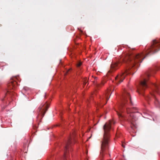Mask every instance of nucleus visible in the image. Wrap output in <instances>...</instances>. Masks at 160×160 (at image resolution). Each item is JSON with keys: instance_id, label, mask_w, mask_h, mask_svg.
I'll use <instances>...</instances> for the list:
<instances>
[{"instance_id": "obj_21", "label": "nucleus", "mask_w": 160, "mask_h": 160, "mask_svg": "<svg viewBox=\"0 0 160 160\" xmlns=\"http://www.w3.org/2000/svg\"><path fill=\"white\" fill-rule=\"evenodd\" d=\"M14 78H15V79H17V77H15Z\"/></svg>"}, {"instance_id": "obj_3", "label": "nucleus", "mask_w": 160, "mask_h": 160, "mask_svg": "<svg viewBox=\"0 0 160 160\" xmlns=\"http://www.w3.org/2000/svg\"><path fill=\"white\" fill-rule=\"evenodd\" d=\"M115 123L113 120H110L106 123L103 127L104 134L103 139L102 141L101 150L100 151L101 156L103 157L106 153V151L108 148V144L109 139V132L111 129L113 125Z\"/></svg>"}, {"instance_id": "obj_12", "label": "nucleus", "mask_w": 160, "mask_h": 160, "mask_svg": "<svg viewBox=\"0 0 160 160\" xmlns=\"http://www.w3.org/2000/svg\"><path fill=\"white\" fill-rule=\"evenodd\" d=\"M159 68L156 67L155 69H151V76H153V75L155 74L156 71H158L159 69Z\"/></svg>"}, {"instance_id": "obj_13", "label": "nucleus", "mask_w": 160, "mask_h": 160, "mask_svg": "<svg viewBox=\"0 0 160 160\" xmlns=\"http://www.w3.org/2000/svg\"><path fill=\"white\" fill-rule=\"evenodd\" d=\"M94 83L95 84V85L96 86V87H101L102 85H103L104 83H105V82L104 81H102L101 83L100 84L99 83H98V82H96L95 81H94Z\"/></svg>"}, {"instance_id": "obj_22", "label": "nucleus", "mask_w": 160, "mask_h": 160, "mask_svg": "<svg viewBox=\"0 0 160 160\" xmlns=\"http://www.w3.org/2000/svg\"><path fill=\"white\" fill-rule=\"evenodd\" d=\"M95 79H97V77H95Z\"/></svg>"}, {"instance_id": "obj_5", "label": "nucleus", "mask_w": 160, "mask_h": 160, "mask_svg": "<svg viewBox=\"0 0 160 160\" xmlns=\"http://www.w3.org/2000/svg\"><path fill=\"white\" fill-rule=\"evenodd\" d=\"M151 53H154L160 49V38L158 40H153L151 44Z\"/></svg>"}, {"instance_id": "obj_20", "label": "nucleus", "mask_w": 160, "mask_h": 160, "mask_svg": "<svg viewBox=\"0 0 160 160\" xmlns=\"http://www.w3.org/2000/svg\"><path fill=\"white\" fill-rule=\"evenodd\" d=\"M69 70H70L69 69L68 71H67V73H68L69 71Z\"/></svg>"}, {"instance_id": "obj_18", "label": "nucleus", "mask_w": 160, "mask_h": 160, "mask_svg": "<svg viewBox=\"0 0 160 160\" xmlns=\"http://www.w3.org/2000/svg\"><path fill=\"white\" fill-rule=\"evenodd\" d=\"M122 147H123V148H125V146H124V145H123V144H122Z\"/></svg>"}, {"instance_id": "obj_19", "label": "nucleus", "mask_w": 160, "mask_h": 160, "mask_svg": "<svg viewBox=\"0 0 160 160\" xmlns=\"http://www.w3.org/2000/svg\"><path fill=\"white\" fill-rule=\"evenodd\" d=\"M146 99L148 101V97L146 98Z\"/></svg>"}, {"instance_id": "obj_25", "label": "nucleus", "mask_w": 160, "mask_h": 160, "mask_svg": "<svg viewBox=\"0 0 160 160\" xmlns=\"http://www.w3.org/2000/svg\"><path fill=\"white\" fill-rule=\"evenodd\" d=\"M111 95H110L109 97H110ZM110 98V97H109Z\"/></svg>"}, {"instance_id": "obj_7", "label": "nucleus", "mask_w": 160, "mask_h": 160, "mask_svg": "<svg viewBox=\"0 0 160 160\" xmlns=\"http://www.w3.org/2000/svg\"><path fill=\"white\" fill-rule=\"evenodd\" d=\"M71 140L69 139L66 143L64 148V153L63 156V160H66L68 152L70 148V145L71 144Z\"/></svg>"}, {"instance_id": "obj_26", "label": "nucleus", "mask_w": 160, "mask_h": 160, "mask_svg": "<svg viewBox=\"0 0 160 160\" xmlns=\"http://www.w3.org/2000/svg\"><path fill=\"white\" fill-rule=\"evenodd\" d=\"M111 95H110L109 97H110ZM110 98V97H109Z\"/></svg>"}, {"instance_id": "obj_16", "label": "nucleus", "mask_w": 160, "mask_h": 160, "mask_svg": "<svg viewBox=\"0 0 160 160\" xmlns=\"http://www.w3.org/2000/svg\"><path fill=\"white\" fill-rule=\"evenodd\" d=\"M82 65V63L80 62H78L77 64V66L78 67H80Z\"/></svg>"}, {"instance_id": "obj_9", "label": "nucleus", "mask_w": 160, "mask_h": 160, "mask_svg": "<svg viewBox=\"0 0 160 160\" xmlns=\"http://www.w3.org/2000/svg\"><path fill=\"white\" fill-rule=\"evenodd\" d=\"M120 62H116L112 63L111 65V69L110 71L112 72L113 70L117 69L120 65Z\"/></svg>"}, {"instance_id": "obj_15", "label": "nucleus", "mask_w": 160, "mask_h": 160, "mask_svg": "<svg viewBox=\"0 0 160 160\" xmlns=\"http://www.w3.org/2000/svg\"><path fill=\"white\" fill-rule=\"evenodd\" d=\"M150 52V51L149 50H147V51H145V54H146L147 55L148 54H149V53Z\"/></svg>"}, {"instance_id": "obj_27", "label": "nucleus", "mask_w": 160, "mask_h": 160, "mask_svg": "<svg viewBox=\"0 0 160 160\" xmlns=\"http://www.w3.org/2000/svg\"><path fill=\"white\" fill-rule=\"evenodd\" d=\"M86 153H88V151H87V152Z\"/></svg>"}, {"instance_id": "obj_24", "label": "nucleus", "mask_w": 160, "mask_h": 160, "mask_svg": "<svg viewBox=\"0 0 160 160\" xmlns=\"http://www.w3.org/2000/svg\"><path fill=\"white\" fill-rule=\"evenodd\" d=\"M150 94H151V95L152 94L151 93V92Z\"/></svg>"}, {"instance_id": "obj_17", "label": "nucleus", "mask_w": 160, "mask_h": 160, "mask_svg": "<svg viewBox=\"0 0 160 160\" xmlns=\"http://www.w3.org/2000/svg\"><path fill=\"white\" fill-rule=\"evenodd\" d=\"M158 100H157L156 101L155 103L156 104H157L158 103Z\"/></svg>"}, {"instance_id": "obj_8", "label": "nucleus", "mask_w": 160, "mask_h": 160, "mask_svg": "<svg viewBox=\"0 0 160 160\" xmlns=\"http://www.w3.org/2000/svg\"><path fill=\"white\" fill-rule=\"evenodd\" d=\"M18 86L17 82L14 79H11L8 84V86L9 89H14Z\"/></svg>"}, {"instance_id": "obj_2", "label": "nucleus", "mask_w": 160, "mask_h": 160, "mask_svg": "<svg viewBox=\"0 0 160 160\" xmlns=\"http://www.w3.org/2000/svg\"><path fill=\"white\" fill-rule=\"evenodd\" d=\"M144 55L142 53L134 55L131 52L124 55L123 60L128 66L123 72L118 74L115 77L116 82L117 84H119L122 82L126 75L131 73L137 67L140 66L139 63L145 58L143 57Z\"/></svg>"}, {"instance_id": "obj_4", "label": "nucleus", "mask_w": 160, "mask_h": 160, "mask_svg": "<svg viewBox=\"0 0 160 160\" xmlns=\"http://www.w3.org/2000/svg\"><path fill=\"white\" fill-rule=\"evenodd\" d=\"M149 77V74H148L147 75V78H145L142 81H140L137 85V91L139 93L142 94L143 91L148 87Z\"/></svg>"}, {"instance_id": "obj_6", "label": "nucleus", "mask_w": 160, "mask_h": 160, "mask_svg": "<svg viewBox=\"0 0 160 160\" xmlns=\"http://www.w3.org/2000/svg\"><path fill=\"white\" fill-rule=\"evenodd\" d=\"M48 105L46 102L43 104L41 105L39 107L38 109L39 110V115L37 117L38 120L40 121L41 119L43 117L46 112L48 107Z\"/></svg>"}, {"instance_id": "obj_11", "label": "nucleus", "mask_w": 160, "mask_h": 160, "mask_svg": "<svg viewBox=\"0 0 160 160\" xmlns=\"http://www.w3.org/2000/svg\"><path fill=\"white\" fill-rule=\"evenodd\" d=\"M111 90H110V89H108L107 91V92L105 93V100H106V102L104 104H102V106L103 105H105L106 103L107 102L108 100V99H109V98H108V95L109 94V93H110Z\"/></svg>"}, {"instance_id": "obj_14", "label": "nucleus", "mask_w": 160, "mask_h": 160, "mask_svg": "<svg viewBox=\"0 0 160 160\" xmlns=\"http://www.w3.org/2000/svg\"><path fill=\"white\" fill-rule=\"evenodd\" d=\"M87 81H88V80H87V78H85L84 79V80H83V87L86 84V83L87 82Z\"/></svg>"}, {"instance_id": "obj_1", "label": "nucleus", "mask_w": 160, "mask_h": 160, "mask_svg": "<svg viewBox=\"0 0 160 160\" xmlns=\"http://www.w3.org/2000/svg\"><path fill=\"white\" fill-rule=\"evenodd\" d=\"M129 106H133V104L129 93L127 91L125 90L122 96V103L118 107L119 111L116 112L119 118H123V116L121 113L123 111V108L125 107L126 108L127 113L129 115L127 121L130 123L131 128L134 130L137 128L136 121L137 118L135 116L134 113L138 112L137 111V109L136 107H133L131 108L128 107Z\"/></svg>"}, {"instance_id": "obj_23", "label": "nucleus", "mask_w": 160, "mask_h": 160, "mask_svg": "<svg viewBox=\"0 0 160 160\" xmlns=\"http://www.w3.org/2000/svg\"><path fill=\"white\" fill-rule=\"evenodd\" d=\"M139 114H140V115H141V114L140 113H139Z\"/></svg>"}, {"instance_id": "obj_10", "label": "nucleus", "mask_w": 160, "mask_h": 160, "mask_svg": "<svg viewBox=\"0 0 160 160\" xmlns=\"http://www.w3.org/2000/svg\"><path fill=\"white\" fill-rule=\"evenodd\" d=\"M152 88L153 92H155L156 93H159V89L158 85L155 83H152L151 82V88Z\"/></svg>"}]
</instances>
